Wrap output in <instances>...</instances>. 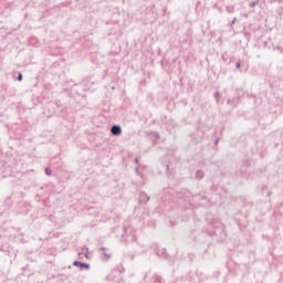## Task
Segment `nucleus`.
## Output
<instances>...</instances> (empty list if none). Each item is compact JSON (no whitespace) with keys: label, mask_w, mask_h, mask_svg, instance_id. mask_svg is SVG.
Listing matches in <instances>:
<instances>
[{"label":"nucleus","mask_w":283,"mask_h":283,"mask_svg":"<svg viewBox=\"0 0 283 283\" xmlns=\"http://www.w3.org/2000/svg\"><path fill=\"white\" fill-rule=\"evenodd\" d=\"M45 171H46V175H52V171H50V169H45Z\"/></svg>","instance_id":"obj_4"},{"label":"nucleus","mask_w":283,"mask_h":283,"mask_svg":"<svg viewBox=\"0 0 283 283\" xmlns=\"http://www.w3.org/2000/svg\"><path fill=\"white\" fill-rule=\"evenodd\" d=\"M25 207H27V211H30L31 209L30 205H25Z\"/></svg>","instance_id":"obj_5"},{"label":"nucleus","mask_w":283,"mask_h":283,"mask_svg":"<svg viewBox=\"0 0 283 283\" xmlns=\"http://www.w3.org/2000/svg\"><path fill=\"white\" fill-rule=\"evenodd\" d=\"M73 265L80 266L81 269H83V268L90 269V265H88V264L81 263V262H78V261L73 262Z\"/></svg>","instance_id":"obj_2"},{"label":"nucleus","mask_w":283,"mask_h":283,"mask_svg":"<svg viewBox=\"0 0 283 283\" xmlns=\"http://www.w3.org/2000/svg\"><path fill=\"white\" fill-rule=\"evenodd\" d=\"M111 133L113 134V135H120L122 134V129H120V127L119 126H113L112 127V129H111Z\"/></svg>","instance_id":"obj_1"},{"label":"nucleus","mask_w":283,"mask_h":283,"mask_svg":"<svg viewBox=\"0 0 283 283\" xmlns=\"http://www.w3.org/2000/svg\"><path fill=\"white\" fill-rule=\"evenodd\" d=\"M237 67H238V69L240 67V64H239V63L237 64Z\"/></svg>","instance_id":"obj_6"},{"label":"nucleus","mask_w":283,"mask_h":283,"mask_svg":"<svg viewBox=\"0 0 283 283\" xmlns=\"http://www.w3.org/2000/svg\"><path fill=\"white\" fill-rule=\"evenodd\" d=\"M13 77L17 78L20 83L23 81V74L21 72L13 73Z\"/></svg>","instance_id":"obj_3"}]
</instances>
